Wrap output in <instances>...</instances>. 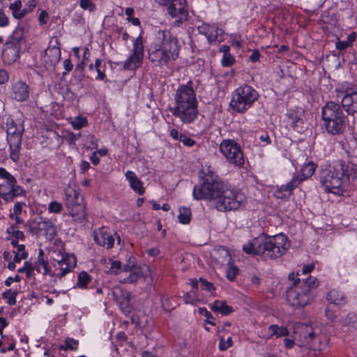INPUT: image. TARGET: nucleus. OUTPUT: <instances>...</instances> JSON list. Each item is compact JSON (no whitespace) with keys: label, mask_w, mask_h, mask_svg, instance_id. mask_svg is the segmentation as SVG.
Instances as JSON below:
<instances>
[{"label":"nucleus","mask_w":357,"mask_h":357,"mask_svg":"<svg viewBox=\"0 0 357 357\" xmlns=\"http://www.w3.org/2000/svg\"><path fill=\"white\" fill-rule=\"evenodd\" d=\"M193 197L197 200L213 201V206L219 211L237 210L245 201L243 193L224 186L218 176L211 171L204 174L202 184L194 186Z\"/></svg>","instance_id":"obj_1"},{"label":"nucleus","mask_w":357,"mask_h":357,"mask_svg":"<svg viewBox=\"0 0 357 357\" xmlns=\"http://www.w3.org/2000/svg\"><path fill=\"white\" fill-rule=\"evenodd\" d=\"M289 247L287 237L283 234H279L273 236L253 238L243 245V250L248 255L273 259L282 256Z\"/></svg>","instance_id":"obj_2"},{"label":"nucleus","mask_w":357,"mask_h":357,"mask_svg":"<svg viewBox=\"0 0 357 357\" xmlns=\"http://www.w3.org/2000/svg\"><path fill=\"white\" fill-rule=\"evenodd\" d=\"M179 50L177 38L169 31L159 30L149 50V59L156 63L167 64L178 58Z\"/></svg>","instance_id":"obj_3"},{"label":"nucleus","mask_w":357,"mask_h":357,"mask_svg":"<svg viewBox=\"0 0 357 357\" xmlns=\"http://www.w3.org/2000/svg\"><path fill=\"white\" fill-rule=\"evenodd\" d=\"M172 114L183 124L195 121L199 114L198 102L193 88L188 84L181 85L176 91Z\"/></svg>","instance_id":"obj_4"},{"label":"nucleus","mask_w":357,"mask_h":357,"mask_svg":"<svg viewBox=\"0 0 357 357\" xmlns=\"http://www.w3.org/2000/svg\"><path fill=\"white\" fill-rule=\"evenodd\" d=\"M321 116L328 132L332 135L343 133L347 119L338 103L333 101L327 102L322 107Z\"/></svg>","instance_id":"obj_5"},{"label":"nucleus","mask_w":357,"mask_h":357,"mask_svg":"<svg viewBox=\"0 0 357 357\" xmlns=\"http://www.w3.org/2000/svg\"><path fill=\"white\" fill-rule=\"evenodd\" d=\"M24 132V120L22 118L13 119L8 117L7 119L6 134L10 149V158L15 162L20 159Z\"/></svg>","instance_id":"obj_6"},{"label":"nucleus","mask_w":357,"mask_h":357,"mask_svg":"<svg viewBox=\"0 0 357 357\" xmlns=\"http://www.w3.org/2000/svg\"><path fill=\"white\" fill-rule=\"evenodd\" d=\"M345 171L342 162H337L334 166H328L320 170L319 180L324 190L339 195L344 178Z\"/></svg>","instance_id":"obj_7"},{"label":"nucleus","mask_w":357,"mask_h":357,"mask_svg":"<svg viewBox=\"0 0 357 357\" xmlns=\"http://www.w3.org/2000/svg\"><path fill=\"white\" fill-rule=\"evenodd\" d=\"M257 91L252 86L244 84L236 89L230 102L231 109L238 113H244L258 99Z\"/></svg>","instance_id":"obj_8"},{"label":"nucleus","mask_w":357,"mask_h":357,"mask_svg":"<svg viewBox=\"0 0 357 357\" xmlns=\"http://www.w3.org/2000/svg\"><path fill=\"white\" fill-rule=\"evenodd\" d=\"M65 204L75 221L82 223L86 220L85 204L82 195L73 188H67L65 192Z\"/></svg>","instance_id":"obj_9"},{"label":"nucleus","mask_w":357,"mask_h":357,"mask_svg":"<svg viewBox=\"0 0 357 357\" xmlns=\"http://www.w3.org/2000/svg\"><path fill=\"white\" fill-rule=\"evenodd\" d=\"M291 282L292 284L287 290V301L293 307H303L312 300L313 294H308V289L305 287H301L296 282Z\"/></svg>","instance_id":"obj_10"},{"label":"nucleus","mask_w":357,"mask_h":357,"mask_svg":"<svg viewBox=\"0 0 357 357\" xmlns=\"http://www.w3.org/2000/svg\"><path fill=\"white\" fill-rule=\"evenodd\" d=\"M29 232L37 237L44 236L48 241H52L56 236L54 223L42 217L36 218L29 224Z\"/></svg>","instance_id":"obj_11"},{"label":"nucleus","mask_w":357,"mask_h":357,"mask_svg":"<svg viewBox=\"0 0 357 357\" xmlns=\"http://www.w3.org/2000/svg\"><path fill=\"white\" fill-rule=\"evenodd\" d=\"M220 150L230 164L238 167L244 164L243 155L241 147L234 140H224L220 145Z\"/></svg>","instance_id":"obj_12"},{"label":"nucleus","mask_w":357,"mask_h":357,"mask_svg":"<svg viewBox=\"0 0 357 357\" xmlns=\"http://www.w3.org/2000/svg\"><path fill=\"white\" fill-rule=\"evenodd\" d=\"M337 96L342 97V108L348 114L357 112V88L354 86H344L337 90Z\"/></svg>","instance_id":"obj_13"},{"label":"nucleus","mask_w":357,"mask_h":357,"mask_svg":"<svg viewBox=\"0 0 357 357\" xmlns=\"http://www.w3.org/2000/svg\"><path fill=\"white\" fill-rule=\"evenodd\" d=\"M144 54L142 38L138 36L133 43L132 54L129 56L123 65L125 70H135L142 63Z\"/></svg>","instance_id":"obj_14"},{"label":"nucleus","mask_w":357,"mask_h":357,"mask_svg":"<svg viewBox=\"0 0 357 357\" xmlns=\"http://www.w3.org/2000/svg\"><path fill=\"white\" fill-rule=\"evenodd\" d=\"M161 6L167 7V13L171 17L181 20H187L188 12L186 0H165Z\"/></svg>","instance_id":"obj_15"},{"label":"nucleus","mask_w":357,"mask_h":357,"mask_svg":"<svg viewBox=\"0 0 357 357\" xmlns=\"http://www.w3.org/2000/svg\"><path fill=\"white\" fill-rule=\"evenodd\" d=\"M75 265V258L71 256L61 257V259L56 260L54 264L55 271H59V272L54 273L52 276H55L58 278H61L65 276L68 273L70 272V268Z\"/></svg>","instance_id":"obj_16"},{"label":"nucleus","mask_w":357,"mask_h":357,"mask_svg":"<svg viewBox=\"0 0 357 357\" xmlns=\"http://www.w3.org/2000/svg\"><path fill=\"white\" fill-rule=\"evenodd\" d=\"M297 276L298 274H295L294 272H292L289 275L288 279L289 281H294V282H296L301 287H305L307 289H308V294H313V289H315L319 284L317 279L312 276H308L305 279L301 280L300 278H298Z\"/></svg>","instance_id":"obj_17"},{"label":"nucleus","mask_w":357,"mask_h":357,"mask_svg":"<svg viewBox=\"0 0 357 357\" xmlns=\"http://www.w3.org/2000/svg\"><path fill=\"white\" fill-rule=\"evenodd\" d=\"M94 241L101 246L112 248L114 246V238L112 235L105 231L104 228L93 231Z\"/></svg>","instance_id":"obj_18"},{"label":"nucleus","mask_w":357,"mask_h":357,"mask_svg":"<svg viewBox=\"0 0 357 357\" xmlns=\"http://www.w3.org/2000/svg\"><path fill=\"white\" fill-rule=\"evenodd\" d=\"M61 59L60 48L56 46L49 47L45 51L44 61L45 67H54Z\"/></svg>","instance_id":"obj_19"},{"label":"nucleus","mask_w":357,"mask_h":357,"mask_svg":"<svg viewBox=\"0 0 357 357\" xmlns=\"http://www.w3.org/2000/svg\"><path fill=\"white\" fill-rule=\"evenodd\" d=\"M300 181L294 177L291 181L286 185H281L275 191V196L279 199L287 198L291 195L292 190L298 187Z\"/></svg>","instance_id":"obj_20"},{"label":"nucleus","mask_w":357,"mask_h":357,"mask_svg":"<svg viewBox=\"0 0 357 357\" xmlns=\"http://www.w3.org/2000/svg\"><path fill=\"white\" fill-rule=\"evenodd\" d=\"M13 96L17 101L26 100L29 97L28 86L23 82H17L13 85Z\"/></svg>","instance_id":"obj_21"},{"label":"nucleus","mask_w":357,"mask_h":357,"mask_svg":"<svg viewBox=\"0 0 357 357\" xmlns=\"http://www.w3.org/2000/svg\"><path fill=\"white\" fill-rule=\"evenodd\" d=\"M126 178L130 183V188L139 195H142L144 192V189L142 186V182L137 178L136 174L132 171H127L126 173Z\"/></svg>","instance_id":"obj_22"},{"label":"nucleus","mask_w":357,"mask_h":357,"mask_svg":"<svg viewBox=\"0 0 357 357\" xmlns=\"http://www.w3.org/2000/svg\"><path fill=\"white\" fill-rule=\"evenodd\" d=\"M211 310L213 312H219L225 316L231 314L234 311L233 307L230 305H228L225 301L218 300L215 301L211 305Z\"/></svg>","instance_id":"obj_23"},{"label":"nucleus","mask_w":357,"mask_h":357,"mask_svg":"<svg viewBox=\"0 0 357 357\" xmlns=\"http://www.w3.org/2000/svg\"><path fill=\"white\" fill-rule=\"evenodd\" d=\"M9 10L12 13L13 17L16 20H21L27 15L26 8H22L21 0H16L9 5Z\"/></svg>","instance_id":"obj_24"},{"label":"nucleus","mask_w":357,"mask_h":357,"mask_svg":"<svg viewBox=\"0 0 357 357\" xmlns=\"http://www.w3.org/2000/svg\"><path fill=\"white\" fill-rule=\"evenodd\" d=\"M357 34L356 32L349 33L345 40H337L335 43V47L340 52L346 50L347 48L352 47L353 43L356 40Z\"/></svg>","instance_id":"obj_25"},{"label":"nucleus","mask_w":357,"mask_h":357,"mask_svg":"<svg viewBox=\"0 0 357 357\" xmlns=\"http://www.w3.org/2000/svg\"><path fill=\"white\" fill-rule=\"evenodd\" d=\"M316 165L313 162H310L302 167L301 176L298 175L294 177L298 179L301 183L303 181L310 178L314 173Z\"/></svg>","instance_id":"obj_26"},{"label":"nucleus","mask_w":357,"mask_h":357,"mask_svg":"<svg viewBox=\"0 0 357 357\" xmlns=\"http://www.w3.org/2000/svg\"><path fill=\"white\" fill-rule=\"evenodd\" d=\"M40 266L44 269V274H51L49 264L44 259V251L42 249L39 250L37 261H36V266H34V268L38 272H40Z\"/></svg>","instance_id":"obj_27"},{"label":"nucleus","mask_w":357,"mask_h":357,"mask_svg":"<svg viewBox=\"0 0 357 357\" xmlns=\"http://www.w3.org/2000/svg\"><path fill=\"white\" fill-rule=\"evenodd\" d=\"M327 301L335 305H340L344 301V294L340 291L331 290L327 294Z\"/></svg>","instance_id":"obj_28"},{"label":"nucleus","mask_w":357,"mask_h":357,"mask_svg":"<svg viewBox=\"0 0 357 357\" xmlns=\"http://www.w3.org/2000/svg\"><path fill=\"white\" fill-rule=\"evenodd\" d=\"M302 114L303 113L301 111L290 110L289 112L288 119L290 125L293 128H298L303 123Z\"/></svg>","instance_id":"obj_29"},{"label":"nucleus","mask_w":357,"mask_h":357,"mask_svg":"<svg viewBox=\"0 0 357 357\" xmlns=\"http://www.w3.org/2000/svg\"><path fill=\"white\" fill-rule=\"evenodd\" d=\"M271 336L275 335L278 337H284L289 335V331L286 327L278 326V325H271L268 327Z\"/></svg>","instance_id":"obj_30"},{"label":"nucleus","mask_w":357,"mask_h":357,"mask_svg":"<svg viewBox=\"0 0 357 357\" xmlns=\"http://www.w3.org/2000/svg\"><path fill=\"white\" fill-rule=\"evenodd\" d=\"M208 36L207 39L209 42L216 41V40H220V38H219V36L222 35L223 33V31L217 27L215 25L211 26V28H209V31L208 30Z\"/></svg>","instance_id":"obj_31"},{"label":"nucleus","mask_w":357,"mask_h":357,"mask_svg":"<svg viewBox=\"0 0 357 357\" xmlns=\"http://www.w3.org/2000/svg\"><path fill=\"white\" fill-rule=\"evenodd\" d=\"M178 219L182 224H188L191 220V211L189 208L181 207L179 208Z\"/></svg>","instance_id":"obj_32"},{"label":"nucleus","mask_w":357,"mask_h":357,"mask_svg":"<svg viewBox=\"0 0 357 357\" xmlns=\"http://www.w3.org/2000/svg\"><path fill=\"white\" fill-rule=\"evenodd\" d=\"M84 66L85 62L82 61L76 65L74 70V77L79 82H82L85 76Z\"/></svg>","instance_id":"obj_33"},{"label":"nucleus","mask_w":357,"mask_h":357,"mask_svg":"<svg viewBox=\"0 0 357 357\" xmlns=\"http://www.w3.org/2000/svg\"><path fill=\"white\" fill-rule=\"evenodd\" d=\"M90 280V275L86 272L82 271L78 275L77 286L80 288H85Z\"/></svg>","instance_id":"obj_34"},{"label":"nucleus","mask_w":357,"mask_h":357,"mask_svg":"<svg viewBox=\"0 0 357 357\" xmlns=\"http://www.w3.org/2000/svg\"><path fill=\"white\" fill-rule=\"evenodd\" d=\"M17 291H12L10 289L3 293L2 297L6 299L7 303L10 305H14L16 303V296Z\"/></svg>","instance_id":"obj_35"},{"label":"nucleus","mask_w":357,"mask_h":357,"mask_svg":"<svg viewBox=\"0 0 357 357\" xmlns=\"http://www.w3.org/2000/svg\"><path fill=\"white\" fill-rule=\"evenodd\" d=\"M137 269V261L135 257H130L127 262L122 266V271L130 272Z\"/></svg>","instance_id":"obj_36"},{"label":"nucleus","mask_w":357,"mask_h":357,"mask_svg":"<svg viewBox=\"0 0 357 357\" xmlns=\"http://www.w3.org/2000/svg\"><path fill=\"white\" fill-rule=\"evenodd\" d=\"M78 346V341L73 338H67L65 340V344L61 345L59 349L66 350L68 349L71 350H76Z\"/></svg>","instance_id":"obj_37"},{"label":"nucleus","mask_w":357,"mask_h":357,"mask_svg":"<svg viewBox=\"0 0 357 357\" xmlns=\"http://www.w3.org/2000/svg\"><path fill=\"white\" fill-rule=\"evenodd\" d=\"M75 129H80L87 124V120L85 117L77 116L71 123Z\"/></svg>","instance_id":"obj_38"},{"label":"nucleus","mask_w":357,"mask_h":357,"mask_svg":"<svg viewBox=\"0 0 357 357\" xmlns=\"http://www.w3.org/2000/svg\"><path fill=\"white\" fill-rule=\"evenodd\" d=\"M130 272L129 276L123 280L124 283H134L142 276V274L137 269Z\"/></svg>","instance_id":"obj_39"},{"label":"nucleus","mask_w":357,"mask_h":357,"mask_svg":"<svg viewBox=\"0 0 357 357\" xmlns=\"http://www.w3.org/2000/svg\"><path fill=\"white\" fill-rule=\"evenodd\" d=\"M0 177L6 179L8 184H13L17 182L15 178L2 167H0Z\"/></svg>","instance_id":"obj_40"},{"label":"nucleus","mask_w":357,"mask_h":357,"mask_svg":"<svg viewBox=\"0 0 357 357\" xmlns=\"http://www.w3.org/2000/svg\"><path fill=\"white\" fill-rule=\"evenodd\" d=\"M121 271H122V264L121 262L119 260L112 261L111 266L109 268V273L114 275H118Z\"/></svg>","instance_id":"obj_41"},{"label":"nucleus","mask_w":357,"mask_h":357,"mask_svg":"<svg viewBox=\"0 0 357 357\" xmlns=\"http://www.w3.org/2000/svg\"><path fill=\"white\" fill-rule=\"evenodd\" d=\"M3 188V185L0 186V197L6 202L13 201L16 196L10 190L7 192H4Z\"/></svg>","instance_id":"obj_42"},{"label":"nucleus","mask_w":357,"mask_h":357,"mask_svg":"<svg viewBox=\"0 0 357 357\" xmlns=\"http://www.w3.org/2000/svg\"><path fill=\"white\" fill-rule=\"evenodd\" d=\"M199 282L201 284V287L202 289H205L209 292L214 291L215 289V288L214 287L213 284L211 282H208L206 279L203 278H200L199 279Z\"/></svg>","instance_id":"obj_43"},{"label":"nucleus","mask_w":357,"mask_h":357,"mask_svg":"<svg viewBox=\"0 0 357 357\" xmlns=\"http://www.w3.org/2000/svg\"><path fill=\"white\" fill-rule=\"evenodd\" d=\"M24 202H16L13 208V213L10 214V218H14V215H20L22 212V208L25 206Z\"/></svg>","instance_id":"obj_44"},{"label":"nucleus","mask_w":357,"mask_h":357,"mask_svg":"<svg viewBox=\"0 0 357 357\" xmlns=\"http://www.w3.org/2000/svg\"><path fill=\"white\" fill-rule=\"evenodd\" d=\"M199 311L200 314H204L206 317L208 324L213 326L215 325V323L214 322L215 319L210 312L207 311V310L204 307H200Z\"/></svg>","instance_id":"obj_45"},{"label":"nucleus","mask_w":357,"mask_h":357,"mask_svg":"<svg viewBox=\"0 0 357 357\" xmlns=\"http://www.w3.org/2000/svg\"><path fill=\"white\" fill-rule=\"evenodd\" d=\"M179 142H182L183 144V145L188 146V147H192L196 144V141L195 139H193L192 138H191L190 137L186 136L184 134L183 135L180 136Z\"/></svg>","instance_id":"obj_46"},{"label":"nucleus","mask_w":357,"mask_h":357,"mask_svg":"<svg viewBox=\"0 0 357 357\" xmlns=\"http://www.w3.org/2000/svg\"><path fill=\"white\" fill-rule=\"evenodd\" d=\"M35 269V268L33 266L32 264L28 261H26L24 263V265L22 268H20L17 270L18 273H23L26 272V275L29 277L33 271Z\"/></svg>","instance_id":"obj_47"},{"label":"nucleus","mask_w":357,"mask_h":357,"mask_svg":"<svg viewBox=\"0 0 357 357\" xmlns=\"http://www.w3.org/2000/svg\"><path fill=\"white\" fill-rule=\"evenodd\" d=\"M232 344L231 337H228L226 341H225L223 337H220L219 342V349L221 351H225L229 347H230Z\"/></svg>","instance_id":"obj_48"},{"label":"nucleus","mask_w":357,"mask_h":357,"mask_svg":"<svg viewBox=\"0 0 357 357\" xmlns=\"http://www.w3.org/2000/svg\"><path fill=\"white\" fill-rule=\"evenodd\" d=\"M234 61V57L231 54H226L223 55L221 63L223 66H231Z\"/></svg>","instance_id":"obj_49"},{"label":"nucleus","mask_w":357,"mask_h":357,"mask_svg":"<svg viewBox=\"0 0 357 357\" xmlns=\"http://www.w3.org/2000/svg\"><path fill=\"white\" fill-rule=\"evenodd\" d=\"M48 209L52 213H60L62 209V204L58 202H52L49 204Z\"/></svg>","instance_id":"obj_50"},{"label":"nucleus","mask_w":357,"mask_h":357,"mask_svg":"<svg viewBox=\"0 0 357 357\" xmlns=\"http://www.w3.org/2000/svg\"><path fill=\"white\" fill-rule=\"evenodd\" d=\"M348 324L357 329V314L350 313L347 316Z\"/></svg>","instance_id":"obj_51"},{"label":"nucleus","mask_w":357,"mask_h":357,"mask_svg":"<svg viewBox=\"0 0 357 357\" xmlns=\"http://www.w3.org/2000/svg\"><path fill=\"white\" fill-rule=\"evenodd\" d=\"M9 18L0 8V27H5L8 25Z\"/></svg>","instance_id":"obj_52"},{"label":"nucleus","mask_w":357,"mask_h":357,"mask_svg":"<svg viewBox=\"0 0 357 357\" xmlns=\"http://www.w3.org/2000/svg\"><path fill=\"white\" fill-rule=\"evenodd\" d=\"M10 186V190L14 194V195L19 196L22 195L24 192L23 189L20 186L17 185L16 183L13 184H8Z\"/></svg>","instance_id":"obj_53"},{"label":"nucleus","mask_w":357,"mask_h":357,"mask_svg":"<svg viewBox=\"0 0 357 357\" xmlns=\"http://www.w3.org/2000/svg\"><path fill=\"white\" fill-rule=\"evenodd\" d=\"M238 269L236 267H230L227 271V278L232 281L235 279Z\"/></svg>","instance_id":"obj_54"},{"label":"nucleus","mask_w":357,"mask_h":357,"mask_svg":"<svg viewBox=\"0 0 357 357\" xmlns=\"http://www.w3.org/2000/svg\"><path fill=\"white\" fill-rule=\"evenodd\" d=\"M63 64L65 71L63 72L62 75L63 76H65L68 73H69L70 71L72 70L73 66L70 60L68 59H65L63 62Z\"/></svg>","instance_id":"obj_55"},{"label":"nucleus","mask_w":357,"mask_h":357,"mask_svg":"<svg viewBox=\"0 0 357 357\" xmlns=\"http://www.w3.org/2000/svg\"><path fill=\"white\" fill-rule=\"evenodd\" d=\"M14 253H15V256H14L13 261L15 263L20 262V261L22 259H26V257L28 256V253L26 252H23L22 253L14 252Z\"/></svg>","instance_id":"obj_56"},{"label":"nucleus","mask_w":357,"mask_h":357,"mask_svg":"<svg viewBox=\"0 0 357 357\" xmlns=\"http://www.w3.org/2000/svg\"><path fill=\"white\" fill-rule=\"evenodd\" d=\"M195 292L194 291H191L185 294L184 296V300L186 303H192L195 301Z\"/></svg>","instance_id":"obj_57"},{"label":"nucleus","mask_w":357,"mask_h":357,"mask_svg":"<svg viewBox=\"0 0 357 357\" xmlns=\"http://www.w3.org/2000/svg\"><path fill=\"white\" fill-rule=\"evenodd\" d=\"M80 136H81L80 133H77V134H74L73 132L69 133L68 135V140L69 142V144H75V142L80 137Z\"/></svg>","instance_id":"obj_58"},{"label":"nucleus","mask_w":357,"mask_h":357,"mask_svg":"<svg viewBox=\"0 0 357 357\" xmlns=\"http://www.w3.org/2000/svg\"><path fill=\"white\" fill-rule=\"evenodd\" d=\"M48 17V14L46 11L45 10H43L40 15H39V17H38V21H39V24L40 25H43V24H45L47 23V19Z\"/></svg>","instance_id":"obj_59"},{"label":"nucleus","mask_w":357,"mask_h":357,"mask_svg":"<svg viewBox=\"0 0 357 357\" xmlns=\"http://www.w3.org/2000/svg\"><path fill=\"white\" fill-rule=\"evenodd\" d=\"M317 337L315 333L313 331H310L307 333L305 336V342L307 344H310L311 342H312L314 340H315Z\"/></svg>","instance_id":"obj_60"},{"label":"nucleus","mask_w":357,"mask_h":357,"mask_svg":"<svg viewBox=\"0 0 357 357\" xmlns=\"http://www.w3.org/2000/svg\"><path fill=\"white\" fill-rule=\"evenodd\" d=\"M8 79V74L7 71L0 69V84H3Z\"/></svg>","instance_id":"obj_61"},{"label":"nucleus","mask_w":357,"mask_h":357,"mask_svg":"<svg viewBox=\"0 0 357 357\" xmlns=\"http://www.w3.org/2000/svg\"><path fill=\"white\" fill-rule=\"evenodd\" d=\"M36 6V0H29L26 3L27 14L31 12Z\"/></svg>","instance_id":"obj_62"},{"label":"nucleus","mask_w":357,"mask_h":357,"mask_svg":"<svg viewBox=\"0 0 357 357\" xmlns=\"http://www.w3.org/2000/svg\"><path fill=\"white\" fill-rule=\"evenodd\" d=\"M183 134L180 133L176 129H172L170 131V136L176 140L180 141V136L183 135Z\"/></svg>","instance_id":"obj_63"},{"label":"nucleus","mask_w":357,"mask_h":357,"mask_svg":"<svg viewBox=\"0 0 357 357\" xmlns=\"http://www.w3.org/2000/svg\"><path fill=\"white\" fill-rule=\"evenodd\" d=\"M259 57H260V54H259V51L254 50L252 52V53L251 54V55L250 56V60L252 62H256L259 59Z\"/></svg>","instance_id":"obj_64"}]
</instances>
